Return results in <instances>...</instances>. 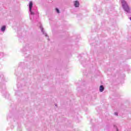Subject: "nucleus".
Masks as SVG:
<instances>
[{
  "label": "nucleus",
  "instance_id": "nucleus-1",
  "mask_svg": "<svg viewBox=\"0 0 131 131\" xmlns=\"http://www.w3.org/2000/svg\"><path fill=\"white\" fill-rule=\"evenodd\" d=\"M121 3L124 10L127 12H129V7L127 6L126 2L124 0H121Z\"/></svg>",
  "mask_w": 131,
  "mask_h": 131
},
{
  "label": "nucleus",
  "instance_id": "nucleus-2",
  "mask_svg": "<svg viewBox=\"0 0 131 131\" xmlns=\"http://www.w3.org/2000/svg\"><path fill=\"white\" fill-rule=\"evenodd\" d=\"M74 6L75 8H78V7H79V2H78V1H75Z\"/></svg>",
  "mask_w": 131,
  "mask_h": 131
},
{
  "label": "nucleus",
  "instance_id": "nucleus-3",
  "mask_svg": "<svg viewBox=\"0 0 131 131\" xmlns=\"http://www.w3.org/2000/svg\"><path fill=\"white\" fill-rule=\"evenodd\" d=\"M33 6V4L32 3V2H30L29 4L30 12H31V10H32Z\"/></svg>",
  "mask_w": 131,
  "mask_h": 131
},
{
  "label": "nucleus",
  "instance_id": "nucleus-4",
  "mask_svg": "<svg viewBox=\"0 0 131 131\" xmlns=\"http://www.w3.org/2000/svg\"><path fill=\"white\" fill-rule=\"evenodd\" d=\"M99 91L101 92H103L104 91V86L100 85V86L99 88Z\"/></svg>",
  "mask_w": 131,
  "mask_h": 131
},
{
  "label": "nucleus",
  "instance_id": "nucleus-5",
  "mask_svg": "<svg viewBox=\"0 0 131 131\" xmlns=\"http://www.w3.org/2000/svg\"><path fill=\"white\" fill-rule=\"evenodd\" d=\"M2 31H5L6 30V26H4L2 27L1 29Z\"/></svg>",
  "mask_w": 131,
  "mask_h": 131
},
{
  "label": "nucleus",
  "instance_id": "nucleus-6",
  "mask_svg": "<svg viewBox=\"0 0 131 131\" xmlns=\"http://www.w3.org/2000/svg\"><path fill=\"white\" fill-rule=\"evenodd\" d=\"M56 11L57 12V13H60V11H59V9L58 8H56Z\"/></svg>",
  "mask_w": 131,
  "mask_h": 131
},
{
  "label": "nucleus",
  "instance_id": "nucleus-7",
  "mask_svg": "<svg viewBox=\"0 0 131 131\" xmlns=\"http://www.w3.org/2000/svg\"><path fill=\"white\" fill-rule=\"evenodd\" d=\"M31 13V15H34V13H33V12H32V11L31 10V11H30Z\"/></svg>",
  "mask_w": 131,
  "mask_h": 131
},
{
  "label": "nucleus",
  "instance_id": "nucleus-8",
  "mask_svg": "<svg viewBox=\"0 0 131 131\" xmlns=\"http://www.w3.org/2000/svg\"><path fill=\"white\" fill-rule=\"evenodd\" d=\"M115 114H116V115H117V113H115Z\"/></svg>",
  "mask_w": 131,
  "mask_h": 131
}]
</instances>
